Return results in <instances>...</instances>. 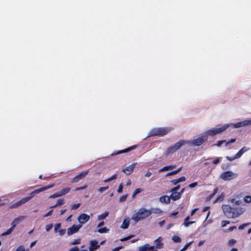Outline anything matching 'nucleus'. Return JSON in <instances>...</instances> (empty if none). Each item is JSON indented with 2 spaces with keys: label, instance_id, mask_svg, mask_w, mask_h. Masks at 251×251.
I'll return each mask as SVG.
<instances>
[{
  "label": "nucleus",
  "instance_id": "nucleus-58",
  "mask_svg": "<svg viewBox=\"0 0 251 251\" xmlns=\"http://www.w3.org/2000/svg\"><path fill=\"white\" fill-rule=\"evenodd\" d=\"M198 185V183L197 182H194V183H192L190 184L189 185V187L190 188H194L195 187H196V186H197Z\"/></svg>",
  "mask_w": 251,
  "mask_h": 251
},
{
  "label": "nucleus",
  "instance_id": "nucleus-19",
  "mask_svg": "<svg viewBox=\"0 0 251 251\" xmlns=\"http://www.w3.org/2000/svg\"><path fill=\"white\" fill-rule=\"evenodd\" d=\"M129 225V220L128 218L125 219L122 225L121 226V228L123 229H126L128 228Z\"/></svg>",
  "mask_w": 251,
  "mask_h": 251
},
{
  "label": "nucleus",
  "instance_id": "nucleus-44",
  "mask_svg": "<svg viewBox=\"0 0 251 251\" xmlns=\"http://www.w3.org/2000/svg\"><path fill=\"white\" fill-rule=\"evenodd\" d=\"M134 237V235H129L127 237H125V238H123L122 239H121L120 240L121 241H126L128 239H131L132 237Z\"/></svg>",
  "mask_w": 251,
  "mask_h": 251
},
{
  "label": "nucleus",
  "instance_id": "nucleus-42",
  "mask_svg": "<svg viewBox=\"0 0 251 251\" xmlns=\"http://www.w3.org/2000/svg\"><path fill=\"white\" fill-rule=\"evenodd\" d=\"M80 203H79L73 204L71 207V209H72V210L76 209L80 206Z\"/></svg>",
  "mask_w": 251,
  "mask_h": 251
},
{
  "label": "nucleus",
  "instance_id": "nucleus-62",
  "mask_svg": "<svg viewBox=\"0 0 251 251\" xmlns=\"http://www.w3.org/2000/svg\"><path fill=\"white\" fill-rule=\"evenodd\" d=\"M226 158L228 160L230 161H232V160H234L235 159H237V158H235V156L234 157H229V156H226Z\"/></svg>",
  "mask_w": 251,
  "mask_h": 251
},
{
  "label": "nucleus",
  "instance_id": "nucleus-9",
  "mask_svg": "<svg viewBox=\"0 0 251 251\" xmlns=\"http://www.w3.org/2000/svg\"><path fill=\"white\" fill-rule=\"evenodd\" d=\"M90 219V216L86 214H81L77 218V220L80 223L79 225H82L87 222Z\"/></svg>",
  "mask_w": 251,
  "mask_h": 251
},
{
  "label": "nucleus",
  "instance_id": "nucleus-55",
  "mask_svg": "<svg viewBox=\"0 0 251 251\" xmlns=\"http://www.w3.org/2000/svg\"><path fill=\"white\" fill-rule=\"evenodd\" d=\"M177 182L178 183H179V182H183V181H185L186 178H185V177L182 176V177H180V178H179L178 179H177Z\"/></svg>",
  "mask_w": 251,
  "mask_h": 251
},
{
  "label": "nucleus",
  "instance_id": "nucleus-2",
  "mask_svg": "<svg viewBox=\"0 0 251 251\" xmlns=\"http://www.w3.org/2000/svg\"><path fill=\"white\" fill-rule=\"evenodd\" d=\"M152 213V211L142 208L132 215L131 219L134 220L135 223H137L140 220H144L148 217Z\"/></svg>",
  "mask_w": 251,
  "mask_h": 251
},
{
  "label": "nucleus",
  "instance_id": "nucleus-30",
  "mask_svg": "<svg viewBox=\"0 0 251 251\" xmlns=\"http://www.w3.org/2000/svg\"><path fill=\"white\" fill-rule=\"evenodd\" d=\"M142 191V189L141 188L136 189L133 192L132 197V198H134L136 197V195Z\"/></svg>",
  "mask_w": 251,
  "mask_h": 251
},
{
  "label": "nucleus",
  "instance_id": "nucleus-33",
  "mask_svg": "<svg viewBox=\"0 0 251 251\" xmlns=\"http://www.w3.org/2000/svg\"><path fill=\"white\" fill-rule=\"evenodd\" d=\"M127 197V194L122 196L119 199V201L120 202H123L125 201L126 200Z\"/></svg>",
  "mask_w": 251,
  "mask_h": 251
},
{
  "label": "nucleus",
  "instance_id": "nucleus-39",
  "mask_svg": "<svg viewBox=\"0 0 251 251\" xmlns=\"http://www.w3.org/2000/svg\"><path fill=\"white\" fill-rule=\"evenodd\" d=\"M244 201L247 203L251 202V197L250 196H245L244 198Z\"/></svg>",
  "mask_w": 251,
  "mask_h": 251
},
{
  "label": "nucleus",
  "instance_id": "nucleus-53",
  "mask_svg": "<svg viewBox=\"0 0 251 251\" xmlns=\"http://www.w3.org/2000/svg\"><path fill=\"white\" fill-rule=\"evenodd\" d=\"M230 222L228 221H223L222 222V226L225 227V226H226L227 224H228Z\"/></svg>",
  "mask_w": 251,
  "mask_h": 251
},
{
  "label": "nucleus",
  "instance_id": "nucleus-54",
  "mask_svg": "<svg viewBox=\"0 0 251 251\" xmlns=\"http://www.w3.org/2000/svg\"><path fill=\"white\" fill-rule=\"evenodd\" d=\"M117 178V175H114L112 176L111 177L107 178L109 181H112L113 180H115Z\"/></svg>",
  "mask_w": 251,
  "mask_h": 251
},
{
  "label": "nucleus",
  "instance_id": "nucleus-18",
  "mask_svg": "<svg viewBox=\"0 0 251 251\" xmlns=\"http://www.w3.org/2000/svg\"><path fill=\"white\" fill-rule=\"evenodd\" d=\"M176 167V165H172L169 166H167L163 167L161 169H160L159 172H162L164 171H170L172 170Z\"/></svg>",
  "mask_w": 251,
  "mask_h": 251
},
{
  "label": "nucleus",
  "instance_id": "nucleus-31",
  "mask_svg": "<svg viewBox=\"0 0 251 251\" xmlns=\"http://www.w3.org/2000/svg\"><path fill=\"white\" fill-rule=\"evenodd\" d=\"M149 210L152 211V213H161L162 212V211L159 208H152L150 209Z\"/></svg>",
  "mask_w": 251,
  "mask_h": 251
},
{
  "label": "nucleus",
  "instance_id": "nucleus-8",
  "mask_svg": "<svg viewBox=\"0 0 251 251\" xmlns=\"http://www.w3.org/2000/svg\"><path fill=\"white\" fill-rule=\"evenodd\" d=\"M89 171L82 172L79 175H77L75 177L73 178L72 180V183H75L78 182L79 180H81L84 178L88 174Z\"/></svg>",
  "mask_w": 251,
  "mask_h": 251
},
{
  "label": "nucleus",
  "instance_id": "nucleus-1",
  "mask_svg": "<svg viewBox=\"0 0 251 251\" xmlns=\"http://www.w3.org/2000/svg\"><path fill=\"white\" fill-rule=\"evenodd\" d=\"M207 139V135H203L197 139L192 140L185 141L182 140L176 143L174 145L169 147L166 151V155L167 156L170 154L175 152L176 151L179 149L182 146L187 144L191 146H200Z\"/></svg>",
  "mask_w": 251,
  "mask_h": 251
},
{
  "label": "nucleus",
  "instance_id": "nucleus-37",
  "mask_svg": "<svg viewBox=\"0 0 251 251\" xmlns=\"http://www.w3.org/2000/svg\"><path fill=\"white\" fill-rule=\"evenodd\" d=\"M80 243V239L78 238V239H75V240H74V241L72 242L71 243V244L72 245H75L78 244Z\"/></svg>",
  "mask_w": 251,
  "mask_h": 251
},
{
  "label": "nucleus",
  "instance_id": "nucleus-32",
  "mask_svg": "<svg viewBox=\"0 0 251 251\" xmlns=\"http://www.w3.org/2000/svg\"><path fill=\"white\" fill-rule=\"evenodd\" d=\"M16 251H29V250L28 249L25 250L24 246H20L16 249Z\"/></svg>",
  "mask_w": 251,
  "mask_h": 251
},
{
  "label": "nucleus",
  "instance_id": "nucleus-45",
  "mask_svg": "<svg viewBox=\"0 0 251 251\" xmlns=\"http://www.w3.org/2000/svg\"><path fill=\"white\" fill-rule=\"evenodd\" d=\"M249 149H250L249 148L244 147L239 151L243 154L245 152L249 151Z\"/></svg>",
  "mask_w": 251,
  "mask_h": 251
},
{
  "label": "nucleus",
  "instance_id": "nucleus-6",
  "mask_svg": "<svg viewBox=\"0 0 251 251\" xmlns=\"http://www.w3.org/2000/svg\"><path fill=\"white\" fill-rule=\"evenodd\" d=\"M54 186V184H52V185H48V186H45V187H43L42 188H41L40 189H36L35 190H34V191L32 192L30 195V196L29 197H26V198H28L29 199V200L30 199H31L33 197H34L35 195V194H38L40 192H42L43 191H45L46 190H47L48 189H50L51 187H52L53 186Z\"/></svg>",
  "mask_w": 251,
  "mask_h": 251
},
{
  "label": "nucleus",
  "instance_id": "nucleus-56",
  "mask_svg": "<svg viewBox=\"0 0 251 251\" xmlns=\"http://www.w3.org/2000/svg\"><path fill=\"white\" fill-rule=\"evenodd\" d=\"M243 154V153L240 152V151H239L235 155V158H240L242 155Z\"/></svg>",
  "mask_w": 251,
  "mask_h": 251
},
{
  "label": "nucleus",
  "instance_id": "nucleus-48",
  "mask_svg": "<svg viewBox=\"0 0 251 251\" xmlns=\"http://www.w3.org/2000/svg\"><path fill=\"white\" fill-rule=\"evenodd\" d=\"M123 184L121 183L120 184L118 189L117 190V192L119 193H121L123 192Z\"/></svg>",
  "mask_w": 251,
  "mask_h": 251
},
{
  "label": "nucleus",
  "instance_id": "nucleus-49",
  "mask_svg": "<svg viewBox=\"0 0 251 251\" xmlns=\"http://www.w3.org/2000/svg\"><path fill=\"white\" fill-rule=\"evenodd\" d=\"M108 187L107 186V187H100L99 189V191L100 193H102L103 191H104L105 190L108 189Z\"/></svg>",
  "mask_w": 251,
  "mask_h": 251
},
{
  "label": "nucleus",
  "instance_id": "nucleus-25",
  "mask_svg": "<svg viewBox=\"0 0 251 251\" xmlns=\"http://www.w3.org/2000/svg\"><path fill=\"white\" fill-rule=\"evenodd\" d=\"M172 239L174 242L176 243H180L181 242V239L176 235L173 236Z\"/></svg>",
  "mask_w": 251,
  "mask_h": 251
},
{
  "label": "nucleus",
  "instance_id": "nucleus-17",
  "mask_svg": "<svg viewBox=\"0 0 251 251\" xmlns=\"http://www.w3.org/2000/svg\"><path fill=\"white\" fill-rule=\"evenodd\" d=\"M170 197L168 196H163L159 198L160 202L163 203H170Z\"/></svg>",
  "mask_w": 251,
  "mask_h": 251
},
{
  "label": "nucleus",
  "instance_id": "nucleus-21",
  "mask_svg": "<svg viewBox=\"0 0 251 251\" xmlns=\"http://www.w3.org/2000/svg\"><path fill=\"white\" fill-rule=\"evenodd\" d=\"M136 148V146H133L132 147H130L129 148H128L125 149V150L119 151L115 154H120V153H126L128 151H131L132 150L135 149Z\"/></svg>",
  "mask_w": 251,
  "mask_h": 251
},
{
  "label": "nucleus",
  "instance_id": "nucleus-35",
  "mask_svg": "<svg viewBox=\"0 0 251 251\" xmlns=\"http://www.w3.org/2000/svg\"><path fill=\"white\" fill-rule=\"evenodd\" d=\"M61 196L60 193V192L59 191V192H57V193H56L51 195L50 197V198H55L61 197Z\"/></svg>",
  "mask_w": 251,
  "mask_h": 251
},
{
  "label": "nucleus",
  "instance_id": "nucleus-10",
  "mask_svg": "<svg viewBox=\"0 0 251 251\" xmlns=\"http://www.w3.org/2000/svg\"><path fill=\"white\" fill-rule=\"evenodd\" d=\"M251 125V119L245 120L232 125L234 128H239L240 127L248 126Z\"/></svg>",
  "mask_w": 251,
  "mask_h": 251
},
{
  "label": "nucleus",
  "instance_id": "nucleus-16",
  "mask_svg": "<svg viewBox=\"0 0 251 251\" xmlns=\"http://www.w3.org/2000/svg\"><path fill=\"white\" fill-rule=\"evenodd\" d=\"M162 238L161 237H159L154 241L156 248L161 249L163 248L164 244L162 242Z\"/></svg>",
  "mask_w": 251,
  "mask_h": 251
},
{
  "label": "nucleus",
  "instance_id": "nucleus-36",
  "mask_svg": "<svg viewBox=\"0 0 251 251\" xmlns=\"http://www.w3.org/2000/svg\"><path fill=\"white\" fill-rule=\"evenodd\" d=\"M194 223H195L194 221H185V220H184L183 225L185 226L188 227V226H189L190 225L192 224H193Z\"/></svg>",
  "mask_w": 251,
  "mask_h": 251
},
{
  "label": "nucleus",
  "instance_id": "nucleus-50",
  "mask_svg": "<svg viewBox=\"0 0 251 251\" xmlns=\"http://www.w3.org/2000/svg\"><path fill=\"white\" fill-rule=\"evenodd\" d=\"M236 242V241L234 239H230L228 241V245L229 246H233L235 243Z\"/></svg>",
  "mask_w": 251,
  "mask_h": 251
},
{
  "label": "nucleus",
  "instance_id": "nucleus-28",
  "mask_svg": "<svg viewBox=\"0 0 251 251\" xmlns=\"http://www.w3.org/2000/svg\"><path fill=\"white\" fill-rule=\"evenodd\" d=\"M151 136H159V132H158V128L152 130L151 131Z\"/></svg>",
  "mask_w": 251,
  "mask_h": 251
},
{
  "label": "nucleus",
  "instance_id": "nucleus-29",
  "mask_svg": "<svg viewBox=\"0 0 251 251\" xmlns=\"http://www.w3.org/2000/svg\"><path fill=\"white\" fill-rule=\"evenodd\" d=\"M109 231V229H108L107 227H104L103 228H100L98 230V231L99 233H106Z\"/></svg>",
  "mask_w": 251,
  "mask_h": 251
},
{
  "label": "nucleus",
  "instance_id": "nucleus-3",
  "mask_svg": "<svg viewBox=\"0 0 251 251\" xmlns=\"http://www.w3.org/2000/svg\"><path fill=\"white\" fill-rule=\"evenodd\" d=\"M229 126V125H226L223 126L220 128H213L210 130H207L205 132V135H209V136H214L216 134L220 133L224 131H225L228 127Z\"/></svg>",
  "mask_w": 251,
  "mask_h": 251
},
{
  "label": "nucleus",
  "instance_id": "nucleus-41",
  "mask_svg": "<svg viewBox=\"0 0 251 251\" xmlns=\"http://www.w3.org/2000/svg\"><path fill=\"white\" fill-rule=\"evenodd\" d=\"M53 227V225L52 224L47 225L46 226V230L47 231H49L50 229H52Z\"/></svg>",
  "mask_w": 251,
  "mask_h": 251
},
{
  "label": "nucleus",
  "instance_id": "nucleus-51",
  "mask_svg": "<svg viewBox=\"0 0 251 251\" xmlns=\"http://www.w3.org/2000/svg\"><path fill=\"white\" fill-rule=\"evenodd\" d=\"M58 231L60 236H63L66 232V229H62L59 230Z\"/></svg>",
  "mask_w": 251,
  "mask_h": 251
},
{
  "label": "nucleus",
  "instance_id": "nucleus-63",
  "mask_svg": "<svg viewBox=\"0 0 251 251\" xmlns=\"http://www.w3.org/2000/svg\"><path fill=\"white\" fill-rule=\"evenodd\" d=\"M17 225V222H16L15 221V220H14V221H13V222L12 223V226H11V228H12L13 229H14V228L15 227V226H16V225Z\"/></svg>",
  "mask_w": 251,
  "mask_h": 251
},
{
  "label": "nucleus",
  "instance_id": "nucleus-43",
  "mask_svg": "<svg viewBox=\"0 0 251 251\" xmlns=\"http://www.w3.org/2000/svg\"><path fill=\"white\" fill-rule=\"evenodd\" d=\"M61 224L60 223H58V224H56L54 226V231L55 232H57L58 230V229L61 226Z\"/></svg>",
  "mask_w": 251,
  "mask_h": 251
},
{
  "label": "nucleus",
  "instance_id": "nucleus-14",
  "mask_svg": "<svg viewBox=\"0 0 251 251\" xmlns=\"http://www.w3.org/2000/svg\"><path fill=\"white\" fill-rule=\"evenodd\" d=\"M245 211V209L243 208H234L233 210V215L234 218L238 217L239 215L242 214Z\"/></svg>",
  "mask_w": 251,
  "mask_h": 251
},
{
  "label": "nucleus",
  "instance_id": "nucleus-64",
  "mask_svg": "<svg viewBox=\"0 0 251 251\" xmlns=\"http://www.w3.org/2000/svg\"><path fill=\"white\" fill-rule=\"evenodd\" d=\"M123 248V246H119L114 248L112 251H119L120 249Z\"/></svg>",
  "mask_w": 251,
  "mask_h": 251
},
{
  "label": "nucleus",
  "instance_id": "nucleus-20",
  "mask_svg": "<svg viewBox=\"0 0 251 251\" xmlns=\"http://www.w3.org/2000/svg\"><path fill=\"white\" fill-rule=\"evenodd\" d=\"M139 248L142 250V251H147L153 250L154 247L151 246L149 244H146L143 246L140 247Z\"/></svg>",
  "mask_w": 251,
  "mask_h": 251
},
{
  "label": "nucleus",
  "instance_id": "nucleus-11",
  "mask_svg": "<svg viewBox=\"0 0 251 251\" xmlns=\"http://www.w3.org/2000/svg\"><path fill=\"white\" fill-rule=\"evenodd\" d=\"M29 201V199L28 198H24L22 199H21L20 201L13 203L12 205L10 206L11 208H16L20 206H21L22 204L25 203L27 201Z\"/></svg>",
  "mask_w": 251,
  "mask_h": 251
},
{
  "label": "nucleus",
  "instance_id": "nucleus-46",
  "mask_svg": "<svg viewBox=\"0 0 251 251\" xmlns=\"http://www.w3.org/2000/svg\"><path fill=\"white\" fill-rule=\"evenodd\" d=\"M249 149H250L249 148L244 147L239 151L243 154L245 152L249 151Z\"/></svg>",
  "mask_w": 251,
  "mask_h": 251
},
{
  "label": "nucleus",
  "instance_id": "nucleus-7",
  "mask_svg": "<svg viewBox=\"0 0 251 251\" xmlns=\"http://www.w3.org/2000/svg\"><path fill=\"white\" fill-rule=\"evenodd\" d=\"M82 227V225H74L68 228L67 234L70 236L78 232L79 229Z\"/></svg>",
  "mask_w": 251,
  "mask_h": 251
},
{
  "label": "nucleus",
  "instance_id": "nucleus-4",
  "mask_svg": "<svg viewBox=\"0 0 251 251\" xmlns=\"http://www.w3.org/2000/svg\"><path fill=\"white\" fill-rule=\"evenodd\" d=\"M237 176V174H235L231 171H227L222 173L220 177L224 180H230L236 178Z\"/></svg>",
  "mask_w": 251,
  "mask_h": 251
},
{
  "label": "nucleus",
  "instance_id": "nucleus-24",
  "mask_svg": "<svg viewBox=\"0 0 251 251\" xmlns=\"http://www.w3.org/2000/svg\"><path fill=\"white\" fill-rule=\"evenodd\" d=\"M109 214L108 212H105L103 214L99 215L98 217L99 220H101L104 219Z\"/></svg>",
  "mask_w": 251,
  "mask_h": 251
},
{
  "label": "nucleus",
  "instance_id": "nucleus-13",
  "mask_svg": "<svg viewBox=\"0 0 251 251\" xmlns=\"http://www.w3.org/2000/svg\"><path fill=\"white\" fill-rule=\"evenodd\" d=\"M98 242L97 240H92L90 242V246L89 248L90 251H95L100 247Z\"/></svg>",
  "mask_w": 251,
  "mask_h": 251
},
{
  "label": "nucleus",
  "instance_id": "nucleus-15",
  "mask_svg": "<svg viewBox=\"0 0 251 251\" xmlns=\"http://www.w3.org/2000/svg\"><path fill=\"white\" fill-rule=\"evenodd\" d=\"M172 194L170 196V199H172L174 201H176L181 198V193H179L176 191H171Z\"/></svg>",
  "mask_w": 251,
  "mask_h": 251
},
{
  "label": "nucleus",
  "instance_id": "nucleus-52",
  "mask_svg": "<svg viewBox=\"0 0 251 251\" xmlns=\"http://www.w3.org/2000/svg\"><path fill=\"white\" fill-rule=\"evenodd\" d=\"M177 174V171H173V172H170V173H168L167 175H166V176H173V175H176Z\"/></svg>",
  "mask_w": 251,
  "mask_h": 251
},
{
  "label": "nucleus",
  "instance_id": "nucleus-22",
  "mask_svg": "<svg viewBox=\"0 0 251 251\" xmlns=\"http://www.w3.org/2000/svg\"><path fill=\"white\" fill-rule=\"evenodd\" d=\"M158 132H159V136L166 135L168 132V130L166 128H158Z\"/></svg>",
  "mask_w": 251,
  "mask_h": 251
},
{
  "label": "nucleus",
  "instance_id": "nucleus-34",
  "mask_svg": "<svg viewBox=\"0 0 251 251\" xmlns=\"http://www.w3.org/2000/svg\"><path fill=\"white\" fill-rule=\"evenodd\" d=\"M14 229H13L12 228H10L9 229H8L6 231H5V232L3 233L2 234V235H8L9 234H10L12 231Z\"/></svg>",
  "mask_w": 251,
  "mask_h": 251
},
{
  "label": "nucleus",
  "instance_id": "nucleus-60",
  "mask_svg": "<svg viewBox=\"0 0 251 251\" xmlns=\"http://www.w3.org/2000/svg\"><path fill=\"white\" fill-rule=\"evenodd\" d=\"M79 248L78 247L75 246L70 249L69 251H78Z\"/></svg>",
  "mask_w": 251,
  "mask_h": 251
},
{
  "label": "nucleus",
  "instance_id": "nucleus-61",
  "mask_svg": "<svg viewBox=\"0 0 251 251\" xmlns=\"http://www.w3.org/2000/svg\"><path fill=\"white\" fill-rule=\"evenodd\" d=\"M52 212H53V210L52 209L50 210V211H49L47 213H46L44 215V217H47L48 216H50L52 214Z\"/></svg>",
  "mask_w": 251,
  "mask_h": 251
},
{
  "label": "nucleus",
  "instance_id": "nucleus-38",
  "mask_svg": "<svg viewBox=\"0 0 251 251\" xmlns=\"http://www.w3.org/2000/svg\"><path fill=\"white\" fill-rule=\"evenodd\" d=\"M250 225V223H245V224H243L241 225H240L239 227H238V228L240 230H242V229H243L245 227L249 226Z\"/></svg>",
  "mask_w": 251,
  "mask_h": 251
},
{
  "label": "nucleus",
  "instance_id": "nucleus-23",
  "mask_svg": "<svg viewBox=\"0 0 251 251\" xmlns=\"http://www.w3.org/2000/svg\"><path fill=\"white\" fill-rule=\"evenodd\" d=\"M71 190V188L69 187H66L59 191L61 196L66 195Z\"/></svg>",
  "mask_w": 251,
  "mask_h": 251
},
{
  "label": "nucleus",
  "instance_id": "nucleus-27",
  "mask_svg": "<svg viewBox=\"0 0 251 251\" xmlns=\"http://www.w3.org/2000/svg\"><path fill=\"white\" fill-rule=\"evenodd\" d=\"M25 218V216H21L14 219L15 221L18 224L20 222L24 220Z\"/></svg>",
  "mask_w": 251,
  "mask_h": 251
},
{
  "label": "nucleus",
  "instance_id": "nucleus-57",
  "mask_svg": "<svg viewBox=\"0 0 251 251\" xmlns=\"http://www.w3.org/2000/svg\"><path fill=\"white\" fill-rule=\"evenodd\" d=\"M225 142H226V140L219 141H218L217 144H216V145L218 147H221L222 144Z\"/></svg>",
  "mask_w": 251,
  "mask_h": 251
},
{
  "label": "nucleus",
  "instance_id": "nucleus-59",
  "mask_svg": "<svg viewBox=\"0 0 251 251\" xmlns=\"http://www.w3.org/2000/svg\"><path fill=\"white\" fill-rule=\"evenodd\" d=\"M180 188V185H178L177 186H176V187L172 188L171 190V191H176V192H177V191L178 190H179V189Z\"/></svg>",
  "mask_w": 251,
  "mask_h": 251
},
{
  "label": "nucleus",
  "instance_id": "nucleus-40",
  "mask_svg": "<svg viewBox=\"0 0 251 251\" xmlns=\"http://www.w3.org/2000/svg\"><path fill=\"white\" fill-rule=\"evenodd\" d=\"M64 201L63 199H59L57 200L56 205L58 206L64 204Z\"/></svg>",
  "mask_w": 251,
  "mask_h": 251
},
{
  "label": "nucleus",
  "instance_id": "nucleus-12",
  "mask_svg": "<svg viewBox=\"0 0 251 251\" xmlns=\"http://www.w3.org/2000/svg\"><path fill=\"white\" fill-rule=\"evenodd\" d=\"M137 164V163L136 162L133 163L129 166L123 169L122 171L126 175H129L133 172L134 168H135Z\"/></svg>",
  "mask_w": 251,
  "mask_h": 251
},
{
  "label": "nucleus",
  "instance_id": "nucleus-5",
  "mask_svg": "<svg viewBox=\"0 0 251 251\" xmlns=\"http://www.w3.org/2000/svg\"><path fill=\"white\" fill-rule=\"evenodd\" d=\"M222 209L226 216L229 218H233L234 208L231 207L229 205L225 204L222 206Z\"/></svg>",
  "mask_w": 251,
  "mask_h": 251
},
{
  "label": "nucleus",
  "instance_id": "nucleus-47",
  "mask_svg": "<svg viewBox=\"0 0 251 251\" xmlns=\"http://www.w3.org/2000/svg\"><path fill=\"white\" fill-rule=\"evenodd\" d=\"M193 243V241H191V242H189V243H187V244L185 245V246L183 247V250L186 251V250L188 249V248L189 246H190V245H191Z\"/></svg>",
  "mask_w": 251,
  "mask_h": 251
},
{
  "label": "nucleus",
  "instance_id": "nucleus-26",
  "mask_svg": "<svg viewBox=\"0 0 251 251\" xmlns=\"http://www.w3.org/2000/svg\"><path fill=\"white\" fill-rule=\"evenodd\" d=\"M225 197V194L222 193L219 197L216 198V199L214 201V203H216L219 201H222Z\"/></svg>",
  "mask_w": 251,
  "mask_h": 251
}]
</instances>
